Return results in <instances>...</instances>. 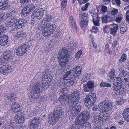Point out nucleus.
Masks as SVG:
<instances>
[{"label":"nucleus","instance_id":"nucleus-3","mask_svg":"<svg viewBox=\"0 0 129 129\" xmlns=\"http://www.w3.org/2000/svg\"><path fill=\"white\" fill-rule=\"evenodd\" d=\"M68 50L65 48L63 49L61 51L60 56H59L58 61L59 65L61 67H64L69 60Z\"/></svg>","mask_w":129,"mask_h":129},{"label":"nucleus","instance_id":"nucleus-36","mask_svg":"<svg viewBox=\"0 0 129 129\" xmlns=\"http://www.w3.org/2000/svg\"><path fill=\"white\" fill-rule=\"evenodd\" d=\"M25 34L22 30L17 32L16 34H15L14 36L18 38H20L21 37H23L25 36Z\"/></svg>","mask_w":129,"mask_h":129},{"label":"nucleus","instance_id":"nucleus-20","mask_svg":"<svg viewBox=\"0 0 129 129\" xmlns=\"http://www.w3.org/2000/svg\"><path fill=\"white\" fill-rule=\"evenodd\" d=\"M8 42L7 36L3 35L0 37V45L4 46L6 45Z\"/></svg>","mask_w":129,"mask_h":129},{"label":"nucleus","instance_id":"nucleus-35","mask_svg":"<svg viewBox=\"0 0 129 129\" xmlns=\"http://www.w3.org/2000/svg\"><path fill=\"white\" fill-rule=\"evenodd\" d=\"M39 108L38 107L34 109L33 110H31V112H32V114H29L28 115V117H32L33 115H36L37 113L38 112L39 110Z\"/></svg>","mask_w":129,"mask_h":129},{"label":"nucleus","instance_id":"nucleus-6","mask_svg":"<svg viewBox=\"0 0 129 129\" xmlns=\"http://www.w3.org/2000/svg\"><path fill=\"white\" fill-rule=\"evenodd\" d=\"M80 73L81 68L80 67H77L66 72L64 75V78L66 79L68 77L70 76H73V78H76L79 76Z\"/></svg>","mask_w":129,"mask_h":129},{"label":"nucleus","instance_id":"nucleus-43","mask_svg":"<svg viewBox=\"0 0 129 129\" xmlns=\"http://www.w3.org/2000/svg\"><path fill=\"white\" fill-rule=\"evenodd\" d=\"M122 26V25L120 28V33L122 34H123L126 31L127 28L126 26Z\"/></svg>","mask_w":129,"mask_h":129},{"label":"nucleus","instance_id":"nucleus-15","mask_svg":"<svg viewBox=\"0 0 129 129\" xmlns=\"http://www.w3.org/2000/svg\"><path fill=\"white\" fill-rule=\"evenodd\" d=\"M62 109L60 107L58 106L54 109L53 115L59 119L62 115Z\"/></svg>","mask_w":129,"mask_h":129},{"label":"nucleus","instance_id":"nucleus-2","mask_svg":"<svg viewBox=\"0 0 129 129\" xmlns=\"http://www.w3.org/2000/svg\"><path fill=\"white\" fill-rule=\"evenodd\" d=\"M80 96L78 92H74L72 95L71 98H69L68 100L69 105L73 107L71 113L74 116H76L78 113V111L74 107L79 102Z\"/></svg>","mask_w":129,"mask_h":129},{"label":"nucleus","instance_id":"nucleus-49","mask_svg":"<svg viewBox=\"0 0 129 129\" xmlns=\"http://www.w3.org/2000/svg\"><path fill=\"white\" fill-rule=\"evenodd\" d=\"M61 1L62 2L61 3V5L62 8L63 9H64L67 6V0Z\"/></svg>","mask_w":129,"mask_h":129},{"label":"nucleus","instance_id":"nucleus-62","mask_svg":"<svg viewBox=\"0 0 129 129\" xmlns=\"http://www.w3.org/2000/svg\"><path fill=\"white\" fill-rule=\"evenodd\" d=\"M98 29V28L97 27H95V26H93L92 27V28L91 30V31L92 32H93L94 33H95L96 32V31H95V30H97Z\"/></svg>","mask_w":129,"mask_h":129},{"label":"nucleus","instance_id":"nucleus-17","mask_svg":"<svg viewBox=\"0 0 129 129\" xmlns=\"http://www.w3.org/2000/svg\"><path fill=\"white\" fill-rule=\"evenodd\" d=\"M17 23L15 24V26L16 28L19 29L23 27L24 25L27 23V20L24 19H20L18 20L17 19Z\"/></svg>","mask_w":129,"mask_h":129},{"label":"nucleus","instance_id":"nucleus-5","mask_svg":"<svg viewBox=\"0 0 129 129\" xmlns=\"http://www.w3.org/2000/svg\"><path fill=\"white\" fill-rule=\"evenodd\" d=\"M54 24L50 23L46 24V27L42 29V33L45 37H48L55 32Z\"/></svg>","mask_w":129,"mask_h":129},{"label":"nucleus","instance_id":"nucleus-21","mask_svg":"<svg viewBox=\"0 0 129 129\" xmlns=\"http://www.w3.org/2000/svg\"><path fill=\"white\" fill-rule=\"evenodd\" d=\"M59 119L52 115L49 116L48 121L50 124L51 125H54L56 122L58 121Z\"/></svg>","mask_w":129,"mask_h":129},{"label":"nucleus","instance_id":"nucleus-61","mask_svg":"<svg viewBox=\"0 0 129 129\" xmlns=\"http://www.w3.org/2000/svg\"><path fill=\"white\" fill-rule=\"evenodd\" d=\"M94 25L95 26H99V21H93Z\"/></svg>","mask_w":129,"mask_h":129},{"label":"nucleus","instance_id":"nucleus-58","mask_svg":"<svg viewBox=\"0 0 129 129\" xmlns=\"http://www.w3.org/2000/svg\"><path fill=\"white\" fill-rule=\"evenodd\" d=\"M122 19L121 17L118 16L116 19L115 21L119 23L120 22Z\"/></svg>","mask_w":129,"mask_h":129},{"label":"nucleus","instance_id":"nucleus-1","mask_svg":"<svg viewBox=\"0 0 129 129\" xmlns=\"http://www.w3.org/2000/svg\"><path fill=\"white\" fill-rule=\"evenodd\" d=\"M42 87L45 89L49 87L48 82L46 80H44L41 85L36 84L33 87L30 93L31 98L36 99L38 98L40 95V88Z\"/></svg>","mask_w":129,"mask_h":129},{"label":"nucleus","instance_id":"nucleus-45","mask_svg":"<svg viewBox=\"0 0 129 129\" xmlns=\"http://www.w3.org/2000/svg\"><path fill=\"white\" fill-rule=\"evenodd\" d=\"M70 22L71 25V26L72 27V28L76 29V25L75 23V21L74 20L70 21Z\"/></svg>","mask_w":129,"mask_h":129},{"label":"nucleus","instance_id":"nucleus-22","mask_svg":"<svg viewBox=\"0 0 129 129\" xmlns=\"http://www.w3.org/2000/svg\"><path fill=\"white\" fill-rule=\"evenodd\" d=\"M6 99L10 102H12L16 100V94L14 92H12L7 95Z\"/></svg>","mask_w":129,"mask_h":129},{"label":"nucleus","instance_id":"nucleus-7","mask_svg":"<svg viewBox=\"0 0 129 129\" xmlns=\"http://www.w3.org/2000/svg\"><path fill=\"white\" fill-rule=\"evenodd\" d=\"M96 95L93 93H89L87 95L85 100L86 103V106L89 108L92 106L95 102L96 100Z\"/></svg>","mask_w":129,"mask_h":129},{"label":"nucleus","instance_id":"nucleus-63","mask_svg":"<svg viewBox=\"0 0 129 129\" xmlns=\"http://www.w3.org/2000/svg\"><path fill=\"white\" fill-rule=\"evenodd\" d=\"M8 0H0V3H2L5 4V3L8 4Z\"/></svg>","mask_w":129,"mask_h":129},{"label":"nucleus","instance_id":"nucleus-39","mask_svg":"<svg viewBox=\"0 0 129 129\" xmlns=\"http://www.w3.org/2000/svg\"><path fill=\"white\" fill-rule=\"evenodd\" d=\"M67 98V96L66 95L63 94L60 96L59 98V100L61 103L62 101H63L62 103H65V100Z\"/></svg>","mask_w":129,"mask_h":129},{"label":"nucleus","instance_id":"nucleus-24","mask_svg":"<svg viewBox=\"0 0 129 129\" xmlns=\"http://www.w3.org/2000/svg\"><path fill=\"white\" fill-rule=\"evenodd\" d=\"M87 14L86 13H84L82 15V20L81 21V26L84 27L87 24Z\"/></svg>","mask_w":129,"mask_h":129},{"label":"nucleus","instance_id":"nucleus-18","mask_svg":"<svg viewBox=\"0 0 129 129\" xmlns=\"http://www.w3.org/2000/svg\"><path fill=\"white\" fill-rule=\"evenodd\" d=\"M22 108L21 105L17 102H13L12 103L11 110L12 112H17L20 110Z\"/></svg>","mask_w":129,"mask_h":129},{"label":"nucleus","instance_id":"nucleus-4","mask_svg":"<svg viewBox=\"0 0 129 129\" xmlns=\"http://www.w3.org/2000/svg\"><path fill=\"white\" fill-rule=\"evenodd\" d=\"M115 103L110 101L105 100L100 103L99 105V108L103 112H106L109 111L115 106Z\"/></svg>","mask_w":129,"mask_h":129},{"label":"nucleus","instance_id":"nucleus-33","mask_svg":"<svg viewBox=\"0 0 129 129\" xmlns=\"http://www.w3.org/2000/svg\"><path fill=\"white\" fill-rule=\"evenodd\" d=\"M90 76H89V75L86 73L84 74V75L83 76L82 81H83V83L85 82H87L88 81V80L91 78Z\"/></svg>","mask_w":129,"mask_h":129},{"label":"nucleus","instance_id":"nucleus-16","mask_svg":"<svg viewBox=\"0 0 129 129\" xmlns=\"http://www.w3.org/2000/svg\"><path fill=\"white\" fill-rule=\"evenodd\" d=\"M16 122L19 124H21L24 122V117L21 112H19L17 115L15 117Z\"/></svg>","mask_w":129,"mask_h":129},{"label":"nucleus","instance_id":"nucleus-34","mask_svg":"<svg viewBox=\"0 0 129 129\" xmlns=\"http://www.w3.org/2000/svg\"><path fill=\"white\" fill-rule=\"evenodd\" d=\"M17 13L15 10H13L10 12L9 14H8V17H9V19H10V18L11 19H13V18H15V17L16 16Z\"/></svg>","mask_w":129,"mask_h":129},{"label":"nucleus","instance_id":"nucleus-41","mask_svg":"<svg viewBox=\"0 0 129 129\" xmlns=\"http://www.w3.org/2000/svg\"><path fill=\"white\" fill-rule=\"evenodd\" d=\"M80 114L76 118L75 123L76 124L80 125L81 124V116Z\"/></svg>","mask_w":129,"mask_h":129},{"label":"nucleus","instance_id":"nucleus-10","mask_svg":"<svg viewBox=\"0 0 129 129\" xmlns=\"http://www.w3.org/2000/svg\"><path fill=\"white\" fill-rule=\"evenodd\" d=\"M14 71V67L11 65H4L0 68V73L5 74H9Z\"/></svg>","mask_w":129,"mask_h":129},{"label":"nucleus","instance_id":"nucleus-12","mask_svg":"<svg viewBox=\"0 0 129 129\" xmlns=\"http://www.w3.org/2000/svg\"><path fill=\"white\" fill-rule=\"evenodd\" d=\"M35 7L34 5H28L22 10L21 13V15L22 16L25 17L31 10L35 9Z\"/></svg>","mask_w":129,"mask_h":129},{"label":"nucleus","instance_id":"nucleus-44","mask_svg":"<svg viewBox=\"0 0 129 129\" xmlns=\"http://www.w3.org/2000/svg\"><path fill=\"white\" fill-rule=\"evenodd\" d=\"M122 82L123 83H124L125 85H129V77L127 78H124V79H123Z\"/></svg>","mask_w":129,"mask_h":129},{"label":"nucleus","instance_id":"nucleus-29","mask_svg":"<svg viewBox=\"0 0 129 129\" xmlns=\"http://www.w3.org/2000/svg\"><path fill=\"white\" fill-rule=\"evenodd\" d=\"M122 77H116L115 78L114 80V83L116 84H121L123 83V79Z\"/></svg>","mask_w":129,"mask_h":129},{"label":"nucleus","instance_id":"nucleus-53","mask_svg":"<svg viewBox=\"0 0 129 129\" xmlns=\"http://www.w3.org/2000/svg\"><path fill=\"white\" fill-rule=\"evenodd\" d=\"M75 44L74 45V44L72 43H70V44H69L68 45V47L71 49V50H73V48L74 49H75L76 47L75 46Z\"/></svg>","mask_w":129,"mask_h":129},{"label":"nucleus","instance_id":"nucleus-57","mask_svg":"<svg viewBox=\"0 0 129 129\" xmlns=\"http://www.w3.org/2000/svg\"><path fill=\"white\" fill-rule=\"evenodd\" d=\"M81 56V51L79 50L75 55V57L77 59H79Z\"/></svg>","mask_w":129,"mask_h":129},{"label":"nucleus","instance_id":"nucleus-14","mask_svg":"<svg viewBox=\"0 0 129 129\" xmlns=\"http://www.w3.org/2000/svg\"><path fill=\"white\" fill-rule=\"evenodd\" d=\"M83 90L85 92H87L90 91V89H93L94 87V84L91 81H88L87 84H83Z\"/></svg>","mask_w":129,"mask_h":129},{"label":"nucleus","instance_id":"nucleus-38","mask_svg":"<svg viewBox=\"0 0 129 129\" xmlns=\"http://www.w3.org/2000/svg\"><path fill=\"white\" fill-rule=\"evenodd\" d=\"M111 84L108 83L104 82L103 81L101 82L100 84V86L101 87H108L111 86Z\"/></svg>","mask_w":129,"mask_h":129},{"label":"nucleus","instance_id":"nucleus-54","mask_svg":"<svg viewBox=\"0 0 129 129\" xmlns=\"http://www.w3.org/2000/svg\"><path fill=\"white\" fill-rule=\"evenodd\" d=\"M107 7L106 6H103L101 8L102 11L103 13H105L107 12Z\"/></svg>","mask_w":129,"mask_h":129},{"label":"nucleus","instance_id":"nucleus-51","mask_svg":"<svg viewBox=\"0 0 129 129\" xmlns=\"http://www.w3.org/2000/svg\"><path fill=\"white\" fill-rule=\"evenodd\" d=\"M118 12V10L117 9H115L112 10L111 12V14L113 15H116Z\"/></svg>","mask_w":129,"mask_h":129},{"label":"nucleus","instance_id":"nucleus-27","mask_svg":"<svg viewBox=\"0 0 129 129\" xmlns=\"http://www.w3.org/2000/svg\"><path fill=\"white\" fill-rule=\"evenodd\" d=\"M17 22L16 18L11 19L10 20H8L7 21L6 24L9 27H12L14 24L15 25V24Z\"/></svg>","mask_w":129,"mask_h":129},{"label":"nucleus","instance_id":"nucleus-56","mask_svg":"<svg viewBox=\"0 0 129 129\" xmlns=\"http://www.w3.org/2000/svg\"><path fill=\"white\" fill-rule=\"evenodd\" d=\"M123 101L122 99H120L117 102V104L118 105H121L123 103Z\"/></svg>","mask_w":129,"mask_h":129},{"label":"nucleus","instance_id":"nucleus-40","mask_svg":"<svg viewBox=\"0 0 129 129\" xmlns=\"http://www.w3.org/2000/svg\"><path fill=\"white\" fill-rule=\"evenodd\" d=\"M127 56L124 54H123L122 55L120 59H119V61L121 63L124 61L126 59Z\"/></svg>","mask_w":129,"mask_h":129},{"label":"nucleus","instance_id":"nucleus-26","mask_svg":"<svg viewBox=\"0 0 129 129\" xmlns=\"http://www.w3.org/2000/svg\"><path fill=\"white\" fill-rule=\"evenodd\" d=\"M110 26L111 28L110 30V33L112 35H114L118 29V27L116 24L114 23L111 24Z\"/></svg>","mask_w":129,"mask_h":129},{"label":"nucleus","instance_id":"nucleus-30","mask_svg":"<svg viewBox=\"0 0 129 129\" xmlns=\"http://www.w3.org/2000/svg\"><path fill=\"white\" fill-rule=\"evenodd\" d=\"M8 18V14L0 13V22L4 21Z\"/></svg>","mask_w":129,"mask_h":129},{"label":"nucleus","instance_id":"nucleus-11","mask_svg":"<svg viewBox=\"0 0 129 129\" xmlns=\"http://www.w3.org/2000/svg\"><path fill=\"white\" fill-rule=\"evenodd\" d=\"M28 49V46L24 45L18 48L15 51L16 54L19 56H22L24 54Z\"/></svg>","mask_w":129,"mask_h":129},{"label":"nucleus","instance_id":"nucleus-23","mask_svg":"<svg viewBox=\"0 0 129 129\" xmlns=\"http://www.w3.org/2000/svg\"><path fill=\"white\" fill-rule=\"evenodd\" d=\"M73 76H68L67 78V79H64V76H63V79L64 80V81L65 83L66 80V81L68 80V82L67 83V85L69 86H71L73 85L74 83V78L75 79L76 78H73Z\"/></svg>","mask_w":129,"mask_h":129},{"label":"nucleus","instance_id":"nucleus-19","mask_svg":"<svg viewBox=\"0 0 129 129\" xmlns=\"http://www.w3.org/2000/svg\"><path fill=\"white\" fill-rule=\"evenodd\" d=\"M39 124L38 118L36 117H35L32 121L30 125V129H37V128L38 125Z\"/></svg>","mask_w":129,"mask_h":129},{"label":"nucleus","instance_id":"nucleus-52","mask_svg":"<svg viewBox=\"0 0 129 129\" xmlns=\"http://www.w3.org/2000/svg\"><path fill=\"white\" fill-rule=\"evenodd\" d=\"M52 16L48 15H47L46 18H46V21L47 22H49L52 19Z\"/></svg>","mask_w":129,"mask_h":129},{"label":"nucleus","instance_id":"nucleus-59","mask_svg":"<svg viewBox=\"0 0 129 129\" xmlns=\"http://www.w3.org/2000/svg\"><path fill=\"white\" fill-rule=\"evenodd\" d=\"M29 1V0H20V2L21 4H26Z\"/></svg>","mask_w":129,"mask_h":129},{"label":"nucleus","instance_id":"nucleus-32","mask_svg":"<svg viewBox=\"0 0 129 129\" xmlns=\"http://www.w3.org/2000/svg\"><path fill=\"white\" fill-rule=\"evenodd\" d=\"M114 90L116 91H119L120 89L122 87V84H121L114 83Z\"/></svg>","mask_w":129,"mask_h":129},{"label":"nucleus","instance_id":"nucleus-31","mask_svg":"<svg viewBox=\"0 0 129 129\" xmlns=\"http://www.w3.org/2000/svg\"><path fill=\"white\" fill-rule=\"evenodd\" d=\"M115 71L114 69H111V71L108 75V76L110 79L112 80L114 79L115 74Z\"/></svg>","mask_w":129,"mask_h":129},{"label":"nucleus","instance_id":"nucleus-28","mask_svg":"<svg viewBox=\"0 0 129 129\" xmlns=\"http://www.w3.org/2000/svg\"><path fill=\"white\" fill-rule=\"evenodd\" d=\"M102 20L103 23H106L112 22L113 21L112 18L108 15H106L102 17Z\"/></svg>","mask_w":129,"mask_h":129},{"label":"nucleus","instance_id":"nucleus-42","mask_svg":"<svg viewBox=\"0 0 129 129\" xmlns=\"http://www.w3.org/2000/svg\"><path fill=\"white\" fill-rule=\"evenodd\" d=\"M47 21H46V18H45L43 19V21L40 23V26L42 28L43 27H46L45 24Z\"/></svg>","mask_w":129,"mask_h":129},{"label":"nucleus","instance_id":"nucleus-46","mask_svg":"<svg viewBox=\"0 0 129 129\" xmlns=\"http://www.w3.org/2000/svg\"><path fill=\"white\" fill-rule=\"evenodd\" d=\"M110 24H109V25H107L105 27H104V29L105 32L107 33L109 32V31H108V30H110L111 28Z\"/></svg>","mask_w":129,"mask_h":129},{"label":"nucleus","instance_id":"nucleus-37","mask_svg":"<svg viewBox=\"0 0 129 129\" xmlns=\"http://www.w3.org/2000/svg\"><path fill=\"white\" fill-rule=\"evenodd\" d=\"M8 8V4L0 3V10H6Z\"/></svg>","mask_w":129,"mask_h":129},{"label":"nucleus","instance_id":"nucleus-47","mask_svg":"<svg viewBox=\"0 0 129 129\" xmlns=\"http://www.w3.org/2000/svg\"><path fill=\"white\" fill-rule=\"evenodd\" d=\"M44 77L45 78L51 79V75L49 74V72H46L44 75Z\"/></svg>","mask_w":129,"mask_h":129},{"label":"nucleus","instance_id":"nucleus-50","mask_svg":"<svg viewBox=\"0 0 129 129\" xmlns=\"http://www.w3.org/2000/svg\"><path fill=\"white\" fill-rule=\"evenodd\" d=\"M6 30L5 28L2 25L0 26V35Z\"/></svg>","mask_w":129,"mask_h":129},{"label":"nucleus","instance_id":"nucleus-8","mask_svg":"<svg viewBox=\"0 0 129 129\" xmlns=\"http://www.w3.org/2000/svg\"><path fill=\"white\" fill-rule=\"evenodd\" d=\"M12 53L10 51L6 50L4 52L3 57H0V66L5 63L10 62L12 58Z\"/></svg>","mask_w":129,"mask_h":129},{"label":"nucleus","instance_id":"nucleus-25","mask_svg":"<svg viewBox=\"0 0 129 129\" xmlns=\"http://www.w3.org/2000/svg\"><path fill=\"white\" fill-rule=\"evenodd\" d=\"M123 115L125 120L129 122V108L125 109L123 112Z\"/></svg>","mask_w":129,"mask_h":129},{"label":"nucleus","instance_id":"nucleus-55","mask_svg":"<svg viewBox=\"0 0 129 129\" xmlns=\"http://www.w3.org/2000/svg\"><path fill=\"white\" fill-rule=\"evenodd\" d=\"M96 118L97 119H98V120L103 121L102 115H98L96 117Z\"/></svg>","mask_w":129,"mask_h":129},{"label":"nucleus","instance_id":"nucleus-9","mask_svg":"<svg viewBox=\"0 0 129 129\" xmlns=\"http://www.w3.org/2000/svg\"><path fill=\"white\" fill-rule=\"evenodd\" d=\"M44 10L41 8H39L36 9L33 13L32 16V20L33 21H36L37 19H40L43 16Z\"/></svg>","mask_w":129,"mask_h":129},{"label":"nucleus","instance_id":"nucleus-60","mask_svg":"<svg viewBox=\"0 0 129 129\" xmlns=\"http://www.w3.org/2000/svg\"><path fill=\"white\" fill-rule=\"evenodd\" d=\"M11 123L7 124V126L5 127V129H12V128H11Z\"/></svg>","mask_w":129,"mask_h":129},{"label":"nucleus","instance_id":"nucleus-48","mask_svg":"<svg viewBox=\"0 0 129 129\" xmlns=\"http://www.w3.org/2000/svg\"><path fill=\"white\" fill-rule=\"evenodd\" d=\"M89 4V3H87L85 4V6L82 7V8H81L82 10L83 11H86L87 10V8L88 7V6Z\"/></svg>","mask_w":129,"mask_h":129},{"label":"nucleus","instance_id":"nucleus-13","mask_svg":"<svg viewBox=\"0 0 129 129\" xmlns=\"http://www.w3.org/2000/svg\"><path fill=\"white\" fill-rule=\"evenodd\" d=\"M89 114L88 111H83L81 113V116L82 117V119H81V125L86 123L88 120L89 117Z\"/></svg>","mask_w":129,"mask_h":129},{"label":"nucleus","instance_id":"nucleus-64","mask_svg":"<svg viewBox=\"0 0 129 129\" xmlns=\"http://www.w3.org/2000/svg\"><path fill=\"white\" fill-rule=\"evenodd\" d=\"M118 42L117 41H114L113 42V46L114 47H116L117 44Z\"/></svg>","mask_w":129,"mask_h":129}]
</instances>
